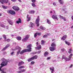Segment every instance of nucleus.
<instances>
[{
  "label": "nucleus",
  "mask_w": 73,
  "mask_h": 73,
  "mask_svg": "<svg viewBox=\"0 0 73 73\" xmlns=\"http://www.w3.org/2000/svg\"><path fill=\"white\" fill-rule=\"evenodd\" d=\"M2 61H3L1 64H0V71H3L4 72L7 71V69L5 68H4L2 70H1V68L2 67L5 66L7 65V63H8V61L5 60L4 58H3L2 59Z\"/></svg>",
  "instance_id": "nucleus-1"
},
{
  "label": "nucleus",
  "mask_w": 73,
  "mask_h": 73,
  "mask_svg": "<svg viewBox=\"0 0 73 73\" xmlns=\"http://www.w3.org/2000/svg\"><path fill=\"white\" fill-rule=\"evenodd\" d=\"M56 44L54 43H52L51 44V47H50L49 48L50 50L51 51H53L54 50H55L56 49Z\"/></svg>",
  "instance_id": "nucleus-2"
},
{
  "label": "nucleus",
  "mask_w": 73,
  "mask_h": 73,
  "mask_svg": "<svg viewBox=\"0 0 73 73\" xmlns=\"http://www.w3.org/2000/svg\"><path fill=\"white\" fill-rule=\"evenodd\" d=\"M72 56H73V54H70V56H69L68 58H66L65 56H63L62 57V59H65L66 61H69V60L71 59V58H72Z\"/></svg>",
  "instance_id": "nucleus-3"
},
{
  "label": "nucleus",
  "mask_w": 73,
  "mask_h": 73,
  "mask_svg": "<svg viewBox=\"0 0 73 73\" xmlns=\"http://www.w3.org/2000/svg\"><path fill=\"white\" fill-rule=\"evenodd\" d=\"M29 38V35H26L25 38H23V39H22V41H23V42H26V41L28 40V39Z\"/></svg>",
  "instance_id": "nucleus-4"
},
{
  "label": "nucleus",
  "mask_w": 73,
  "mask_h": 73,
  "mask_svg": "<svg viewBox=\"0 0 73 73\" xmlns=\"http://www.w3.org/2000/svg\"><path fill=\"white\" fill-rule=\"evenodd\" d=\"M39 16H38L37 17V18L36 19L35 21V24H36L37 26L38 27L39 26V20H40V19L39 18Z\"/></svg>",
  "instance_id": "nucleus-5"
},
{
  "label": "nucleus",
  "mask_w": 73,
  "mask_h": 73,
  "mask_svg": "<svg viewBox=\"0 0 73 73\" xmlns=\"http://www.w3.org/2000/svg\"><path fill=\"white\" fill-rule=\"evenodd\" d=\"M7 12L8 13H10L11 15H15L16 14V12L14 11H12L11 10H8L7 11Z\"/></svg>",
  "instance_id": "nucleus-6"
},
{
  "label": "nucleus",
  "mask_w": 73,
  "mask_h": 73,
  "mask_svg": "<svg viewBox=\"0 0 73 73\" xmlns=\"http://www.w3.org/2000/svg\"><path fill=\"white\" fill-rule=\"evenodd\" d=\"M16 49H19V50H18L17 52V56H18L19 55V54L20 53V50H21V48L19 46H17L16 47Z\"/></svg>",
  "instance_id": "nucleus-7"
},
{
  "label": "nucleus",
  "mask_w": 73,
  "mask_h": 73,
  "mask_svg": "<svg viewBox=\"0 0 73 73\" xmlns=\"http://www.w3.org/2000/svg\"><path fill=\"white\" fill-rule=\"evenodd\" d=\"M16 49H19V50H18L17 52V56H18L19 55V54L20 53V50H21V48L19 46H17L16 47Z\"/></svg>",
  "instance_id": "nucleus-8"
},
{
  "label": "nucleus",
  "mask_w": 73,
  "mask_h": 73,
  "mask_svg": "<svg viewBox=\"0 0 73 73\" xmlns=\"http://www.w3.org/2000/svg\"><path fill=\"white\" fill-rule=\"evenodd\" d=\"M0 2L2 4L4 3H8V0H0Z\"/></svg>",
  "instance_id": "nucleus-9"
},
{
  "label": "nucleus",
  "mask_w": 73,
  "mask_h": 73,
  "mask_svg": "<svg viewBox=\"0 0 73 73\" xmlns=\"http://www.w3.org/2000/svg\"><path fill=\"white\" fill-rule=\"evenodd\" d=\"M57 15H53L52 16V18L53 19H56L58 20V18H57Z\"/></svg>",
  "instance_id": "nucleus-10"
},
{
  "label": "nucleus",
  "mask_w": 73,
  "mask_h": 73,
  "mask_svg": "<svg viewBox=\"0 0 73 73\" xmlns=\"http://www.w3.org/2000/svg\"><path fill=\"white\" fill-rule=\"evenodd\" d=\"M38 42H36V46H37V49L38 50H40L41 48V45H39L38 46Z\"/></svg>",
  "instance_id": "nucleus-11"
},
{
  "label": "nucleus",
  "mask_w": 73,
  "mask_h": 73,
  "mask_svg": "<svg viewBox=\"0 0 73 73\" xmlns=\"http://www.w3.org/2000/svg\"><path fill=\"white\" fill-rule=\"evenodd\" d=\"M10 46V45L9 44H7L5 47L3 48L2 51H4V50H5V49H7V48H8L9 46Z\"/></svg>",
  "instance_id": "nucleus-12"
},
{
  "label": "nucleus",
  "mask_w": 73,
  "mask_h": 73,
  "mask_svg": "<svg viewBox=\"0 0 73 73\" xmlns=\"http://www.w3.org/2000/svg\"><path fill=\"white\" fill-rule=\"evenodd\" d=\"M67 37V35H65L62 36V37L61 38V40H65L66 38Z\"/></svg>",
  "instance_id": "nucleus-13"
},
{
  "label": "nucleus",
  "mask_w": 73,
  "mask_h": 73,
  "mask_svg": "<svg viewBox=\"0 0 73 73\" xmlns=\"http://www.w3.org/2000/svg\"><path fill=\"white\" fill-rule=\"evenodd\" d=\"M8 21L9 24L12 25V24H13V21L12 20H8Z\"/></svg>",
  "instance_id": "nucleus-14"
},
{
  "label": "nucleus",
  "mask_w": 73,
  "mask_h": 73,
  "mask_svg": "<svg viewBox=\"0 0 73 73\" xmlns=\"http://www.w3.org/2000/svg\"><path fill=\"white\" fill-rule=\"evenodd\" d=\"M27 52V50L25 49L22 51L20 53V54H23V53H25V52Z\"/></svg>",
  "instance_id": "nucleus-15"
},
{
  "label": "nucleus",
  "mask_w": 73,
  "mask_h": 73,
  "mask_svg": "<svg viewBox=\"0 0 73 73\" xmlns=\"http://www.w3.org/2000/svg\"><path fill=\"white\" fill-rule=\"evenodd\" d=\"M17 23L19 24V23H21V20L19 18L18 21H16Z\"/></svg>",
  "instance_id": "nucleus-16"
},
{
  "label": "nucleus",
  "mask_w": 73,
  "mask_h": 73,
  "mask_svg": "<svg viewBox=\"0 0 73 73\" xmlns=\"http://www.w3.org/2000/svg\"><path fill=\"white\" fill-rule=\"evenodd\" d=\"M35 11L34 10H31L29 12V13L31 14H34L35 13Z\"/></svg>",
  "instance_id": "nucleus-17"
},
{
  "label": "nucleus",
  "mask_w": 73,
  "mask_h": 73,
  "mask_svg": "<svg viewBox=\"0 0 73 73\" xmlns=\"http://www.w3.org/2000/svg\"><path fill=\"white\" fill-rule=\"evenodd\" d=\"M24 64V62H19L18 64V66H20V65H23V64Z\"/></svg>",
  "instance_id": "nucleus-18"
},
{
  "label": "nucleus",
  "mask_w": 73,
  "mask_h": 73,
  "mask_svg": "<svg viewBox=\"0 0 73 73\" xmlns=\"http://www.w3.org/2000/svg\"><path fill=\"white\" fill-rule=\"evenodd\" d=\"M29 17V15H27V19L28 18V20H27V21H30V20H31V17Z\"/></svg>",
  "instance_id": "nucleus-19"
},
{
  "label": "nucleus",
  "mask_w": 73,
  "mask_h": 73,
  "mask_svg": "<svg viewBox=\"0 0 73 73\" xmlns=\"http://www.w3.org/2000/svg\"><path fill=\"white\" fill-rule=\"evenodd\" d=\"M33 25H34V24L32 23H30L29 25L30 27L32 28V27H33Z\"/></svg>",
  "instance_id": "nucleus-20"
},
{
  "label": "nucleus",
  "mask_w": 73,
  "mask_h": 73,
  "mask_svg": "<svg viewBox=\"0 0 73 73\" xmlns=\"http://www.w3.org/2000/svg\"><path fill=\"white\" fill-rule=\"evenodd\" d=\"M48 54H49V53H48V52H46L44 53V56L45 57H46L47 55H48Z\"/></svg>",
  "instance_id": "nucleus-21"
},
{
  "label": "nucleus",
  "mask_w": 73,
  "mask_h": 73,
  "mask_svg": "<svg viewBox=\"0 0 73 73\" xmlns=\"http://www.w3.org/2000/svg\"><path fill=\"white\" fill-rule=\"evenodd\" d=\"M59 2L61 4H62L64 3L63 0H58Z\"/></svg>",
  "instance_id": "nucleus-22"
},
{
  "label": "nucleus",
  "mask_w": 73,
  "mask_h": 73,
  "mask_svg": "<svg viewBox=\"0 0 73 73\" xmlns=\"http://www.w3.org/2000/svg\"><path fill=\"white\" fill-rule=\"evenodd\" d=\"M32 60H33V59L32 57L31 58L28 59V62H30V61H32Z\"/></svg>",
  "instance_id": "nucleus-23"
},
{
  "label": "nucleus",
  "mask_w": 73,
  "mask_h": 73,
  "mask_svg": "<svg viewBox=\"0 0 73 73\" xmlns=\"http://www.w3.org/2000/svg\"><path fill=\"white\" fill-rule=\"evenodd\" d=\"M16 38L17 40H21V37L20 36H19L17 37Z\"/></svg>",
  "instance_id": "nucleus-24"
},
{
  "label": "nucleus",
  "mask_w": 73,
  "mask_h": 73,
  "mask_svg": "<svg viewBox=\"0 0 73 73\" xmlns=\"http://www.w3.org/2000/svg\"><path fill=\"white\" fill-rule=\"evenodd\" d=\"M40 53H41V51L39 50V51H38L37 52H35V53L33 52L32 53V54H36V53H37L38 54H39Z\"/></svg>",
  "instance_id": "nucleus-25"
},
{
  "label": "nucleus",
  "mask_w": 73,
  "mask_h": 73,
  "mask_svg": "<svg viewBox=\"0 0 73 73\" xmlns=\"http://www.w3.org/2000/svg\"><path fill=\"white\" fill-rule=\"evenodd\" d=\"M32 58L33 60H34V59H37V56L35 55Z\"/></svg>",
  "instance_id": "nucleus-26"
},
{
  "label": "nucleus",
  "mask_w": 73,
  "mask_h": 73,
  "mask_svg": "<svg viewBox=\"0 0 73 73\" xmlns=\"http://www.w3.org/2000/svg\"><path fill=\"white\" fill-rule=\"evenodd\" d=\"M47 23L48 24H51V22H50V20L49 19H47Z\"/></svg>",
  "instance_id": "nucleus-27"
},
{
  "label": "nucleus",
  "mask_w": 73,
  "mask_h": 73,
  "mask_svg": "<svg viewBox=\"0 0 73 73\" xmlns=\"http://www.w3.org/2000/svg\"><path fill=\"white\" fill-rule=\"evenodd\" d=\"M31 48H30L27 49H25L26 50V52H31Z\"/></svg>",
  "instance_id": "nucleus-28"
},
{
  "label": "nucleus",
  "mask_w": 73,
  "mask_h": 73,
  "mask_svg": "<svg viewBox=\"0 0 73 73\" xmlns=\"http://www.w3.org/2000/svg\"><path fill=\"white\" fill-rule=\"evenodd\" d=\"M22 68H24V66H20L19 68V70H21V69H21Z\"/></svg>",
  "instance_id": "nucleus-29"
},
{
  "label": "nucleus",
  "mask_w": 73,
  "mask_h": 73,
  "mask_svg": "<svg viewBox=\"0 0 73 73\" xmlns=\"http://www.w3.org/2000/svg\"><path fill=\"white\" fill-rule=\"evenodd\" d=\"M2 7L3 9H7L8 7L7 6H5L4 5L2 6Z\"/></svg>",
  "instance_id": "nucleus-30"
},
{
  "label": "nucleus",
  "mask_w": 73,
  "mask_h": 73,
  "mask_svg": "<svg viewBox=\"0 0 73 73\" xmlns=\"http://www.w3.org/2000/svg\"><path fill=\"white\" fill-rule=\"evenodd\" d=\"M72 49L71 48H70L68 50V52L69 53H72Z\"/></svg>",
  "instance_id": "nucleus-31"
},
{
  "label": "nucleus",
  "mask_w": 73,
  "mask_h": 73,
  "mask_svg": "<svg viewBox=\"0 0 73 73\" xmlns=\"http://www.w3.org/2000/svg\"><path fill=\"white\" fill-rule=\"evenodd\" d=\"M65 42L66 44H67V45H70V43H69V42H67L66 41V40H65Z\"/></svg>",
  "instance_id": "nucleus-32"
},
{
  "label": "nucleus",
  "mask_w": 73,
  "mask_h": 73,
  "mask_svg": "<svg viewBox=\"0 0 73 73\" xmlns=\"http://www.w3.org/2000/svg\"><path fill=\"white\" fill-rule=\"evenodd\" d=\"M3 38H5V41H6V40H7V38H6V36L5 35H3Z\"/></svg>",
  "instance_id": "nucleus-33"
},
{
  "label": "nucleus",
  "mask_w": 73,
  "mask_h": 73,
  "mask_svg": "<svg viewBox=\"0 0 73 73\" xmlns=\"http://www.w3.org/2000/svg\"><path fill=\"white\" fill-rule=\"evenodd\" d=\"M41 44L42 45H44V41L43 40H41Z\"/></svg>",
  "instance_id": "nucleus-34"
},
{
  "label": "nucleus",
  "mask_w": 73,
  "mask_h": 73,
  "mask_svg": "<svg viewBox=\"0 0 73 73\" xmlns=\"http://www.w3.org/2000/svg\"><path fill=\"white\" fill-rule=\"evenodd\" d=\"M40 29H42V30H45V28L43 27H40Z\"/></svg>",
  "instance_id": "nucleus-35"
},
{
  "label": "nucleus",
  "mask_w": 73,
  "mask_h": 73,
  "mask_svg": "<svg viewBox=\"0 0 73 73\" xmlns=\"http://www.w3.org/2000/svg\"><path fill=\"white\" fill-rule=\"evenodd\" d=\"M17 7V6H13L12 7V8L13 9H14V10H15Z\"/></svg>",
  "instance_id": "nucleus-36"
},
{
  "label": "nucleus",
  "mask_w": 73,
  "mask_h": 73,
  "mask_svg": "<svg viewBox=\"0 0 73 73\" xmlns=\"http://www.w3.org/2000/svg\"><path fill=\"white\" fill-rule=\"evenodd\" d=\"M32 46V45L31 44H30L29 45L27 46V48H31V47Z\"/></svg>",
  "instance_id": "nucleus-37"
},
{
  "label": "nucleus",
  "mask_w": 73,
  "mask_h": 73,
  "mask_svg": "<svg viewBox=\"0 0 73 73\" xmlns=\"http://www.w3.org/2000/svg\"><path fill=\"white\" fill-rule=\"evenodd\" d=\"M15 10H16V11H19V10H20V9H19V8L17 7V6Z\"/></svg>",
  "instance_id": "nucleus-38"
},
{
  "label": "nucleus",
  "mask_w": 73,
  "mask_h": 73,
  "mask_svg": "<svg viewBox=\"0 0 73 73\" xmlns=\"http://www.w3.org/2000/svg\"><path fill=\"white\" fill-rule=\"evenodd\" d=\"M35 63V62L34 61H32L31 62V65H33Z\"/></svg>",
  "instance_id": "nucleus-39"
},
{
  "label": "nucleus",
  "mask_w": 73,
  "mask_h": 73,
  "mask_svg": "<svg viewBox=\"0 0 73 73\" xmlns=\"http://www.w3.org/2000/svg\"><path fill=\"white\" fill-rule=\"evenodd\" d=\"M32 5L33 6V7H35L36 6V5L35 4V3H32Z\"/></svg>",
  "instance_id": "nucleus-40"
},
{
  "label": "nucleus",
  "mask_w": 73,
  "mask_h": 73,
  "mask_svg": "<svg viewBox=\"0 0 73 73\" xmlns=\"http://www.w3.org/2000/svg\"><path fill=\"white\" fill-rule=\"evenodd\" d=\"M0 26H1V27H3V28L5 27V26H4V25H3V24L1 25Z\"/></svg>",
  "instance_id": "nucleus-41"
},
{
  "label": "nucleus",
  "mask_w": 73,
  "mask_h": 73,
  "mask_svg": "<svg viewBox=\"0 0 73 73\" xmlns=\"http://www.w3.org/2000/svg\"><path fill=\"white\" fill-rule=\"evenodd\" d=\"M37 33H35L34 34V37H36V36H37Z\"/></svg>",
  "instance_id": "nucleus-42"
},
{
  "label": "nucleus",
  "mask_w": 73,
  "mask_h": 73,
  "mask_svg": "<svg viewBox=\"0 0 73 73\" xmlns=\"http://www.w3.org/2000/svg\"><path fill=\"white\" fill-rule=\"evenodd\" d=\"M59 18H60V19H63V18H64V17H62L61 15H60Z\"/></svg>",
  "instance_id": "nucleus-43"
},
{
  "label": "nucleus",
  "mask_w": 73,
  "mask_h": 73,
  "mask_svg": "<svg viewBox=\"0 0 73 73\" xmlns=\"http://www.w3.org/2000/svg\"><path fill=\"white\" fill-rule=\"evenodd\" d=\"M47 37V35H44L43 36V38H45Z\"/></svg>",
  "instance_id": "nucleus-44"
},
{
  "label": "nucleus",
  "mask_w": 73,
  "mask_h": 73,
  "mask_svg": "<svg viewBox=\"0 0 73 73\" xmlns=\"http://www.w3.org/2000/svg\"><path fill=\"white\" fill-rule=\"evenodd\" d=\"M37 35H38V36H40V35H41V33H36Z\"/></svg>",
  "instance_id": "nucleus-45"
},
{
  "label": "nucleus",
  "mask_w": 73,
  "mask_h": 73,
  "mask_svg": "<svg viewBox=\"0 0 73 73\" xmlns=\"http://www.w3.org/2000/svg\"><path fill=\"white\" fill-rule=\"evenodd\" d=\"M1 71L2 72L1 73H7V72L4 71Z\"/></svg>",
  "instance_id": "nucleus-46"
},
{
  "label": "nucleus",
  "mask_w": 73,
  "mask_h": 73,
  "mask_svg": "<svg viewBox=\"0 0 73 73\" xmlns=\"http://www.w3.org/2000/svg\"><path fill=\"white\" fill-rule=\"evenodd\" d=\"M18 73H22V71L21 70V71H18L17 72Z\"/></svg>",
  "instance_id": "nucleus-47"
},
{
  "label": "nucleus",
  "mask_w": 73,
  "mask_h": 73,
  "mask_svg": "<svg viewBox=\"0 0 73 73\" xmlns=\"http://www.w3.org/2000/svg\"><path fill=\"white\" fill-rule=\"evenodd\" d=\"M31 1L33 3H35V2H36V0H31Z\"/></svg>",
  "instance_id": "nucleus-48"
},
{
  "label": "nucleus",
  "mask_w": 73,
  "mask_h": 73,
  "mask_svg": "<svg viewBox=\"0 0 73 73\" xmlns=\"http://www.w3.org/2000/svg\"><path fill=\"white\" fill-rule=\"evenodd\" d=\"M21 70H22V72H25L26 70H25L24 69Z\"/></svg>",
  "instance_id": "nucleus-49"
},
{
  "label": "nucleus",
  "mask_w": 73,
  "mask_h": 73,
  "mask_svg": "<svg viewBox=\"0 0 73 73\" xmlns=\"http://www.w3.org/2000/svg\"><path fill=\"white\" fill-rule=\"evenodd\" d=\"M13 53H14V52L13 51L11 53V55H13Z\"/></svg>",
  "instance_id": "nucleus-50"
},
{
  "label": "nucleus",
  "mask_w": 73,
  "mask_h": 73,
  "mask_svg": "<svg viewBox=\"0 0 73 73\" xmlns=\"http://www.w3.org/2000/svg\"><path fill=\"white\" fill-rule=\"evenodd\" d=\"M65 49H64V48H62V49H61V51H62V52H64V50Z\"/></svg>",
  "instance_id": "nucleus-51"
},
{
  "label": "nucleus",
  "mask_w": 73,
  "mask_h": 73,
  "mask_svg": "<svg viewBox=\"0 0 73 73\" xmlns=\"http://www.w3.org/2000/svg\"><path fill=\"white\" fill-rule=\"evenodd\" d=\"M50 57H48L46 59L47 60H50Z\"/></svg>",
  "instance_id": "nucleus-52"
},
{
  "label": "nucleus",
  "mask_w": 73,
  "mask_h": 73,
  "mask_svg": "<svg viewBox=\"0 0 73 73\" xmlns=\"http://www.w3.org/2000/svg\"><path fill=\"white\" fill-rule=\"evenodd\" d=\"M6 40L7 41H8V42L10 41V39H8Z\"/></svg>",
  "instance_id": "nucleus-53"
},
{
  "label": "nucleus",
  "mask_w": 73,
  "mask_h": 73,
  "mask_svg": "<svg viewBox=\"0 0 73 73\" xmlns=\"http://www.w3.org/2000/svg\"><path fill=\"white\" fill-rule=\"evenodd\" d=\"M53 5H56V2L53 3Z\"/></svg>",
  "instance_id": "nucleus-54"
},
{
  "label": "nucleus",
  "mask_w": 73,
  "mask_h": 73,
  "mask_svg": "<svg viewBox=\"0 0 73 73\" xmlns=\"http://www.w3.org/2000/svg\"><path fill=\"white\" fill-rule=\"evenodd\" d=\"M62 19H63L64 21H66V19L65 18L63 17Z\"/></svg>",
  "instance_id": "nucleus-55"
},
{
  "label": "nucleus",
  "mask_w": 73,
  "mask_h": 73,
  "mask_svg": "<svg viewBox=\"0 0 73 73\" xmlns=\"http://www.w3.org/2000/svg\"><path fill=\"white\" fill-rule=\"evenodd\" d=\"M12 1H13V2H15L16 1V0H11Z\"/></svg>",
  "instance_id": "nucleus-56"
},
{
  "label": "nucleus",
  "mask_w": 73,
  "mask_h": 73,
  "mask_svg": "<svg viewBox=\"0 0 73 73\" xmlns=\"http://www.w3.org/2000/svg\"><path fill=\"white\" fill-rule=\"evenodd\" d=\"M73 66V64H71L70 66V68H72V66Z\"/></svg>",
  "instance_id": "nucleus-57"
},
{
  "label": "nucleus",
  "mask_w": 73,
  "mask_h": 73,
  "mask_svg": "<svg viewBox=\"0 0 73 73\" xmlns=\"http://www.w3.org/2000/svg\"><path fill=\"white\" fill-rule=\"evenodd\" d=\"M19 1V2H21V0H18Z\"/></svg>",
  "instance_id": "nucleus-58"
},
{
  "label": "nucleus",
  "mask_w": 73,
  "mask_h": 73,
  "mask_svg": "<svg viewBox=\"0 0 73 73\" xmlns=\"http://www.w3.org/2000/svg\"><path fill=\"white\" fill-rule=\"evenodd\" d=\"M6 28L7 29H8V26H7L6 27Z\"/></svg>",
  "instance_id": "nucleus-59"
},
{
  "label": "nucleus",
  "mask_w": 73,
  "mask_h": 73,
  "mask_svg": "<svg viewBox=\"0 0 73 73\" xmlns=\"http://www.w3.org/2000/svg\"><path fill=\"white\" fill-rule=\"evenodd\" d=\"M52 41H54V39H53L52 40Z\"/></svg>",
  "instance_id": "nucleus-60"
},
{
  "label": "nucleus",
  "mask_w": 73,
  "mask_h": 73,
  "mask_svg": "<svg viewBox=\"0 0 73 73\" xmlns=\"http://www.w3.org/2000/svg\"><path fill=\"white\" fill-rule=\"evenodd\" d=\"M11 36L12 37H13V36H14V35H11Z\"/></svg>",
  "instance_id": "nucleus-61"
},
{
  "label": "nucleus",
  "mask_w": 73,
  "mask_h": 73,
  "mask_svg": "<svg viewBox=\"0 0 73 73\" xmlns=\"http://www.w3.org/2000/svg\"><path fill=\"white\" fill-rule=\"evenodd\" d=\"M71 28H73V25L71 27Z\"/></svg>",
  "instance_id": "nucleus-62"
},
{
  "label": "nucleus",
  "mask_w": 73,
  "mask_h": 73,
  "mask_svg": "<svg viewBox=\"0 0 73 73\" xmlns=\"http://www.w3.org/2000/svg\"><path fill=\"white\" fill-rule=\"evenodd\" d=\"M8 5H10V2H9L8 3Z\"/></svg>",
  "instance_id": "nucleus-63"
},
{
  "label": "nucleus",
  "mask_w": 73,
  "mask_h": 73,
  "mask_svg": "<svg viewBox=\"0 0 73 73\" xmlns=\"http://www.w3.org/2000/svg\"><path fill=\"white\" fill-rule=\"evenodd\" d=\"M50 13H52V11H51Z\"/></svg>",
  "instance_id": "nucleus-64"
}]
</instances>
